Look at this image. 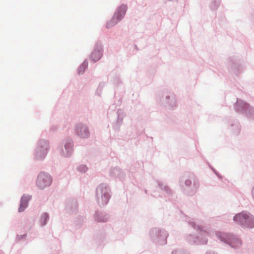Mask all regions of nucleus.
I'll list each match as a JSON object with an SVG mask.
<instances>
[{
	"label": "nucleus",
	"mask_w": 254,
	"mask_h": 254,
	"mask_svg": "<svg viewBox=\"0 0 254 254\" xmlns=\"http://www.w3.org/2000/svg\"><path fill=\"white\" fill-rule=\"evenodd\" d=\"M179 184L182 192L189 196L195 195L200 186L198 179L192 173L180 178Z\"/></svg>",
	"instance_id": "obj_1"
},
{
	"label": "nucleus",
	"mask_w": 254,
	"mask_h": 254,
	"mask_svg": "<svg viewBox=\"0 0 254 254\" xmlns=\"http://www.w3.org/2000/svg\"><path fill=\"white\" fill-rule=\"evenodd\" d=\"M189 225L193 228L194 230L199 231L201 234L199 236H195L194 235L190 234L186 237L187 241L191 245H201L206 244L207 243V239L206 237V231H203L202 228L198 225H196L193 221L186 220Z\"/></svg>",
	"instance_id": "obj_2"
},
{
	"label": "nucleus",
	"mask_w": 254,
	"mask_h": 254,
	"mask_svg": "<svg viewBox=\"0 0 254 254\" xmlns=\"http://www.w3.org/2000/svg\"><path fill=\"white\" fill-rule=\"evenodd\" d=\"M233 221L244 229L254 228V216L247 211H243L235 215Z\"/></svg>",
	"instance_id": "obj_3"
},
{
	"label": "nucleus",
	"mask_w": 254,
	"mask_h": 254,
	"mask_svg": "<svg viewBox=\"0 0 254 254\" xmlns=\"http://www.w3.org/2000/svg\"><path fill=\"white\" fill-rule=\"evenodd\" d=\"M111 196V190L107 184L102 183L96 188V196L98 204L100 206L107 205Z\"/></svg>",
	"instance_id": "obj_4"
},
{
	"label": "nucleus",
	"mask_w": 254,
	"mask_h": 254,
	"mask_svg": "<svg viewBox=\"0 0 254 254\" xmlns=\"http://www.w3.org/2000/svg\"><path fill=\"white\" fill-rule=\"evenodd\" d=\"M234 108L236 112L246 116L249 120L254 121V107L247 102L237 99Z\"/></svg>",
	"instance_id": "obj_5"
},
{
	"label": "nucleus",
	"mask_w": 254,
	"mask_h": 254,
	"mask_svg": "<svg viewBox=\"0 0 254 254\" xmlns=\"http://www.w3.org/2000/svg\"><path fill=\"white\" fill-rule=\"evenodd\" d=\"M168 236V232L163 229L153 228L149 231L151 241L158 245L162 246L166 244Z\"/></svg>",
	"instance_id": "obj_6"
},
{
	"label": "nucleus",
	"mask_w": 254,
	"mask_h": 254,
	"mask_svg": "<svg viewBox=\"0 0 254 254\" xmlns=\"http://www.w3.org/2000/svg\"><path fill=\"white\" fill-rule=\"evenodd\" d=\"M50 148L49 140L45 139H39L34 150V158L37 160H43L46 158Z\"/></svg>",
	"instance_id": "obj_7"
},
{
	"label": "nucleus",
	"mask_w": 254,
	"mask_h": 254,
	"mask_svg": "<svg viewBox=\"0 0 254 254\" xmlns=\"http://www.w3.org/2000/svg\"><path fill=\"white\" fill-rule=\"evenodd\" d=\"M217 236L221 242L228 244L231 247L237 249L242 245V242L239 237L233 234L219 232Z\"/></svg>",
	"instance_id": "obj_8"
},
{
	"label": "nucleus",
	"mask_w": 254,
	"mask_h": 254,
	"mask_svg": "<svg viewBox=\"0 0 254 254\" xmlns=\"http://www.w3.org/2000/svg\"><path fill=\"white\" fill-rule=\"evenodd\" d=\"M127 9V6L125 4H121L118 6L112 18L106 23V28L109 29L116 25L125 17Z\"/></svg>",
	"instance_id": "obj_9"
},
{
	"label": "nucleus",
	"mask_w": 254,
	"mask_h": 254,
	"mask_svg": "<svg viewBox=\"0 0 254 254\" xmlns=\"http://www.w3.org/2000/svg\"><path fill=\"white\" fill-rule=\"evenodd\" d=\"M53 182V177L48 173L45 171L40 172L37 175L36 185L40 190L49 187Z\"/></svg>",
	"instance_id": "obj_10"
},
{
	"label": "nucleus",
	"mask_w": 254,
	"mask_h": 254,
	"mask_svg": "<svg viewBox=\"0 0 254 254\" xmlns=\"http://www.w3.org/2000/svg\"><path fill=\"white\" fill-rule=\"evenodd\" d=\"M229 71L236 75L241 73L244 67V61L238 56H232L228 59Z\"/></svg>",
	"instance_id": "obj_11"
},
{
	"label": "nucleus",
	"mask_w": 254,
	"mask_h": 254,
	"mask_svg": "<svg viewBox=\"0 0 254 254\" xmlns=\"http://www.w3.org/2000/svg\"><path fill=\"white\" fill-rule=\"evenodd\" d=\"M74 133L77 138L81 139H88L91 135L89 126L83 123H79L75 125Z\"/></svg>",
	"instance_id": "obj_12"
},
{
	"label": "nucleus",
	"mask_w": 254,
	"mask_h": 254,
	"mask_svg": "<svg viewBox=\"0 0 254 254\" xmlns=\"http://www.w3.org/2000/svg\"><path fill=\"white\" fill-rule=\"evenodd\" d=\"M103 47L101 43L98 41L96 42L94 50L90 55V60L96 62L100 60L103 56Z\"/></svg>",
	"instance_id": "obj_13"
},
{
	"label": "nucleus",
	"mask_w": 254,
	"mask_h": 254,
	"mask_svg": "<svg viewBox=\"0 0 254 254\" xmlns=\"http://www.w3.org/2000/svg\"><path fill=\"white\" fill-rule=\"evenodd\" d=\"M78 206V204L76 198H68L65 203V211L69 214H73L77 211Z\"/></svg>",
	"instance_id": "obj_14"
},
{
	"label": "nucleus",
	"mask_w": 254,
	"mask_h": 254,
	"mask_svg": "<svg viewBox=\"0 0 254 254\" xmlns=\"http://www.w3.org/2000/svg\"><path fill=\"white\" fill-rule=\"evenodd\" d=\"M73 141L71 138H67L64 144V150L63 147L61 149V153L65 157H70L73 152Z\"/></svg>",
	"instance_id": "obj_15"
},
{
	"label": "nucleus",
	"mask_w": 254,
	"mask_h": 254,
	"mask_svg": "<svg viewBox=\"0 0 254 254\" xmlns=\"http://www.w3.org/2000/svg\"><path fill=\"white\" fill-rule=\"evenodd\" d=\"M126 175L125 172L120 167H112L110 170L109 176L112 178L123 181L125 179Z\"/></svg>",
	"instance_id": "obj_16"
},
{
	"label": "nucleus",
	"mask_w": 254,
	"mask_h": 254,
	"mask_svg": "<svg viewBox=\"0 0 254 254\" xmlns=\"http://www.w3.org/2000/svg\"><path fill=\"white\" fill-rule=\"evenodd\" d=\"M116 114L117 120L114 124L113 127L115 129L119 130L121 126L123 124V119L125 117L126 114L125 112L121 109L117 110Z\"/></svg>",
	"instance_id": "obj_17"
},
{
	"label": "nucleus",
	"mask_w": 254,
	"mask_h": 254,
	"mask_svg": "<svg viewBox=\"0 0 254 254\" xmlns=\"http://www.w3.org/2000/svg\"><path fill=\"white\" fill-rule=\"evenodd\" d=\"M32 198V195L28 194H23L20 198V203L18 208V212L24 211L28 207V203Z\"/></svg>",
	"instance_id": "obj_18"
},
{
	"label": "nucleus",
	"mask_w": 254,
	"mask_h": 254,
	"mask_svg": "<svg viewBox=\"0 0 254 254\" xmlns=\"http://www.w3.org/2000/svg\"><path fill=\"white\" fill-rule=\"evenodd\" d=\"M95 220L97 222H106L109 218V215L105 212L96 211L94 215Z\"/></svg>",
	"instance_id": "obj_19"
},
{
	"label": "nucleus",
	"mask_w": 254,
	"mask_h": 254,
	"mask_svg": "<svg viewBox=\"0 0 254 254\" xmlns=\"http://www.w3.org/2000/svg\"><path fill=\"white\" fill-rule=\"evenodd\" d=\"M165 102L166 106L170 109H173L176 106V99L175 95L174 94L166 95L165 97Z\"/></svg>",
	"instance_id": "obj_20"
},
{
	"label": "nucleus",
	"mask_w": 254,
	"mask_h": 254,
	"mask_svg": "<svg viewBox=\"0 0 254 254\" xmlns=\"http://www.w3.org/2000/svg\"><path fill=\"white\" fill-rule=\"evenodd\" d=\"M155 182L157 183L158 187L162 190L165 191L168 196H171L172 195L173 191L168 185H164L162 182L159 180H156Z\"/></svg>",
	"instance_id": "obj_21"
},
{
	"label": "nucleus",
	"mask_w": 254,
	"mask_h": 254,
	"mask_svg": "<svg viewBox=\"0 0 254 254\" xmlns=\"http://www.w3.org/2000/svg\"><path fill=\"white\" fill-rule=\"evenodd\" d=\"M230 129L235 135H238L241 129V126L239 122L237 120H235L231 123Z\"/></svg>",
	"instance_id": "obj_22"
},
{
	"label": "nucleus",
	"mask_w": 254,
	"mask_h": 254,
	"mask_svg": "<svg viewBox=\"0 0 254 254\" xmlns=\"http://www.w3.org/2000/svg\"><path fill=\"white\" fill-rule=\"evenodd\" d=\"M50 217L48 213L44 212L42 213L40 216L39 222L41 227H44L47 225L48 221L49 220Z\"/></svg>",
	"instance_id": "obj_23"
},
{
	"label": "nucleus",
	"mask_w": 254,
	"mask_h": 254,
	"mask_svg": "<svg viewBox=\"0 0 254 254\" xmlns=\"http://www.w3.org/2000/svg\"><path fill=\"white\" fill-rule=\"evenodd\" d=\"M88 67V60L85 59L83 63L81 64L77 68V72L79 74H82Z\"/></svg>",
	"instance_id": "obj_24"
},
{
	"label": "nucleus",
	"mask_w": 254,
	"mask_h": 254,
	"mask_svg": "<svg viewBox=\"0 0 254 254\" xmlns=\"http://www.w3.org/2000/svg\"><path fill=\"white\" fill-rule=\"evenodd\" d=\"M220 4V0H212L209 7L212 11L216 10Z\"/></svg>",
	"instance_id": "obj_25"
},
{
	"label": "nucleus",
	"mask_w": 254,
	"mask_h": 254,
	"mask_svg": "<svg viewBox=\"0 0 254 254\" xmlns=\"http://www.w3.org/2000/svg\"><path fill=\"white\" fill-rule=\"evenodd\" d=\"M77 170L81 173H85L88 170V167L85 165H80L77 167Z\"/></svg>",
	"instance_id": "obj_26"
},
{
	"label": "nucleus",
	"mask_w": 254,
	"mask_h": 254,
	"mask_svg": "<svg viewBox=\"0 0 254 254\" xmlns=\"http://www.w3.org/2000/svg\"><path fill=\"white\" fill-rule=\"evenodd\" d=\"M113 82L115 84L118 85L122 83V81L120 78L119 75L116 74L113 79Z\"/></svg>",
	"instance_id": "obj_27"
},
{
	"label": "nucleus",
	"mask_w": 254,
	"mask_h": 254,
	"mask_svg": "<svg viewBox=\"0 0 254 254\" xmlns=\"http://www.w3.org/2000/svg\"><path fill=\"white\" fill-rule=\"evenodd\" d=\"M27 237V234H24L23 235H17L16 240L19 241L22 239L25 240Z\"/></svg>",
	"instance_id": "obj_28"
},
{
	"label": "nucleus",
	"mask_w": 254,
	"mask_h": 254,
	"mask_svg": "<svg viewBox=\"0 0 254 254\" xmlns=\"http://www.w3.org/2000/svg\"><path fill=\"white\" fill-rule=\"evenodd\" d=\"M184 250L183 249L175 250L172 252L171 254H183Z\"/></svg>",
	"instance_id": "obj_29"
},
{
	"label": "nucleus",
	"mask_w": 254,
	"mask_h": 254,
	"mask_svg": "<svg viewBox=\"0 0 254 254\" xmlns=\"http://www.w3.org/2000/svg\"><path fill=\"white\" fill-rule=\"evenodd\" d=\"M214 174L217 176L221 181L223 179V177L216 171H214Z\"/></svg>",
	"instance_id": "obj_30"
},
{
	"label": "nucleus",
	"mask_w": 254,
	"mask_h": 254,
	"mask_svg": "<svg viewBox=\"0 0 254 254\" xmlns=\"http://www.w3.org/2000/svg\"><path fill=\"white\" fill-rule=\"evenodd\" d=\"M214 174L217 176L221 181L223 179V177L216 171H214Z\"/></svg>",
	"instance_id": "obj_31"
},
{
	"label": "nucleus",
	"mask_w": 254,
	"mask_h": 254,
	"mask_svg": "<svg viewBox=\"0 0 254 254\" xmlns=\"http://www.w3.org/2000/svg\"><path fill=\"white\" fill-rule=\"evenodd\" d=\"M214 174L217 176L221 181L223 179V177L216 171H214Z\"/></svg>",
	"instance_id": "obj_32"
},
{
	"label": "nucleus",
	"mask_w": 254,
	"mask_h": 254,
	"mask_svg": "<svg viewBox=\"0 0 254 254\" xmlns=\"http://www.w3.org/2000/svg\"><path fill=\"white\" fill-rule=\"evenodd\" d=\"M214 174L217 176L221 181L223 179V177L216 171H214Z\"/></svg>",
	"instance_id": "obj_33"
},
{
	"label": "nucleus",
	"mask_w": 254,
	"mask_h": 254,
	"mask_svg": "<svg viewBox=\"0 0 254 254\" xmlns=\"http://www.w3.org/2000/svg\"><path fill=\"white\" fill-rule=\"evenodd\" d=\"M57 129V127L56 126H53L50 128L51 131H55Z\"/></svg>",
	"instance_id": "obj_34"
},
{
	"label": "nucleus",
	"mask_w": 254,
	"mask_h": 254,
	"mask_svg": "<svg viewBox=\"0 0 254 254\" xmlns=\"http://www.w3.org/2000/svg\"><path fill=\"white\" fill-rule=\"evenodd\" d=\"M208 166H209V168L211 169V170L214 173V171H216V170L213 167H212L209 164H208Z\"/></svg>",
	"instance_id": "obj_35"
},
{
	"label": "nucleus",
	"mask_w": 254,
	"mask_h": 254,
	"mask_svg": "<svg viewBox=\"0 0 254 254\" xmlns=\"http://www.w3.org/2000/svg\"><path fill=\"white\" fill-rule=\"evenodd\" d=\"M166 0V2L172 1V2H178L179 0Z\"/></svg>",
	"instance_id": "obj_36"
},
{
	"label": "nucleus",
	"mask_w": 254,
	"mask_h": 254,
	"mask_svg": "<svg viewBox=\"0 0 254 254\" xmlns=\"http://www.w3.org/2000/svg\"><path fill=\"white\" fill-rule=\"evenodd\" d=\"M183 254H190V253L187 250H184Z\"/></svg>",
	"instance_id": "obj_37"
},
{
	"label": "nucleus",
	"mask_w": 254,
	"mask_h": 254,
	"mask_svg": "<svg viewBox=\"0 0 254 254\" xmlns=\"http://www.w3.org/2000/svg\"><path fill=\"white\" fill-rule=\"evenodd\" d=\"M103 87V85L102 84V83H100L98 86V88H102Z\"/></svg>",
	"instance_id": "obj_38"
},
{
	"label": "nucleus",
	"mask_w": 254,
	"mask_h": 254,
	"mask_svg": "<svg viewBox=\"0 0 254 254\" xmlns=\"http://www.w3.org/2000/svg\"><path fill=\"white\" fill-rule=\"evenodd\" d=\"M147 190H145V192L146 193H147Z\"/></svg>",
	"instance_id": "obj_39"
},
{
	"label": "nucleus",
	"mask_w": 254,
	"mask_h": 254,
	"mask_svg": "<svg viewBox=\"0 0 254 254\" xmlns=\"http://www.w3.org/2000/svg\"><path fill=\"white\" fill-rule=\"evenodd\" d=\"M0 253H2V252H0ZM0 254H1V253H0Z\"/></svg>",
	"instance_id": "obj_40"
}]
</instances>
